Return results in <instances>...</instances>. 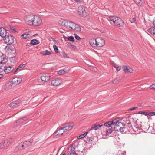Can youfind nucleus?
Wrapping results in <instances>:
<instances>
[{"label": "nucleus", "instance_id": "1", "mask_svg": "<svg viewBox=\"0 0 155 155\" xmlns=\"http://www.w3.org/2000/svg\"><path fill=\"white\" fill-rule=\"evenodd\" d=\"M110 22H112L115 26L120 27L123 25V21L120 18L114 16L110 17L108 19Z\"/></svg>", "mask_w": 155, "mask_h": 155}, {"label": "nucleus", "instance_id": "2", "mask_svg": "<svg viewBox=\"0 0 155 155\" xmlns=\"http://www.w3.org/2000/svg\"><path fill=\"white\" fill-rule=\"evenodd\" d=\"M35 15L30 14L26 15L24 18V20L26 23L30 25H32L33 20Z\"/></svg>", "mask_w": 155, "mask_h": 155}, {"label": "nucleus", "instance_id": "3", "mask_svg": "<svg viewBox=\"0 0 155 155\" xmlns=\"http://www.w3.org/2000/svg\"><path fill=\"white\" fill-rule=\"evenodd\" d=\"M78 12L79 15L82 17H85L87 13L84 7L82 5H80L78 8Z\"/></svg>", "mask_w": 155, "mask_h": 155}, {"label": "nucleus", "instance_id": "4", "mask_svg": "<svg viewBox=\"0 0 155 155\" xmlns=\"http://www.w3.org/2000/svg\"><path fill=\"white\" fill-rule=\"evenodd\" d=\"M42 24V20L41 18L35 15L34 18L32 25L38 26L41 25Z\"/></svg>", "mask_w": 155, "mask_h": 155}, {"label": "nucleus", "instance_id": "5", "mask_svg": "<svg viewBox=\"0 0 155 155\" xmlns=\"http://www.w3.org/2000/svg\"><path fill=\"white\" fill-rule=\"evenodd\" d=\"M73 24V22L68 21V20H64L62 21V25L68 29H72V25Z\"/></svg>", "mask_w": 155, "mask_h": 155}, {"label": "nucleus", "instance_id": "6", "mask_svg": "<svg viewBox=\"0 0 155 155\" xmlns=\"http://www.w3.org/2000/svg\"><path fill=\"white\" fill-rule=\"evenodd\" d=\"M14 38L12 36L7 35L6 36L5 39V42L8 44H12L14 42Z\"/></svg>", "mask_w": 155, "mask_h": 155}, {"label": "nucleus", "instance_id": "7", "mask_svg": "<svg viewBox=\"0 0 155 155\" xmlns=\"http://www.w3.org/2000/svg\"><path fill=\"white\" fill-rule=\"evenodd\" d=\"M62 81L59 78H55L53 79L51 81V84L54 86H57L62 83Z\"/></svg>", "mask_w": 155, "mask_h": 155}, {"label": "nucleus", "instance_id": "8", "mask_svg": "<svg viewBox=\"0 0 155 155\" xmlns=\"http://www.w3.org/2000/svg\"><path fill=\"white\" fill-rule=\"evenodd\" d=\"M5 68L4 70V72L6 73H10L12 72L14 70V67L13 65L6 66L5 65Z\"/></svg>", "mask_w": 155, "mask_h": 155}, {"label": "nucleus", "instance_id": "9", "mask_svg": "<svg viewBox=\"0 0 155 155\" xmlns=\"http://www.w3.org/2000/svg\"><path fill=\"white\" fill-rule=\"evenodd\" d=\"M31 144V142L29 141H26L23 143H20V146L21 149H24L30 145Z\"/></svg>", "mask_w": 155, "mask_h": 155}, {"label": "nucleus", "instance_id": "10", "mask_svg": "<svg viewBox=\"0 0 155 155\" xmlns=\"http://www.w3.org/2000/svg\"><path fill=\"white\" fill-rule=\"evenodd\" d=\"M41 79L42 81L44 82H47L50 79V76L48 74H44L41 76Z\"/></svg>", "mask_w": 155, "mask_h": 155}, {"label": "nucleus", "instance_id": "11", "mask_svg": "<svg viewBox=\"0 0 155 155\" xmlns=\"http://www.w3.org/2000/svg\"><path fill=\"white\" fill-rule=\"evenodd\" d=\"M97 38H92L89 41V43L93 47H96L98 46L97 43Z\"/></svg>", "mask_w": 155, "mask_h": 155}, {"label": "nucleus", "instance_id": "12", "mask_svg": "<svg viewBox=\"0 0 155 155\" xmlns=\"http://www.w3.org/2000/svg\"><path fill=\"white\" fill-rule=\"evenodd\" d=\"M11 142L8 140H5L3 142L0 144V148H3L9 146Z\"/></svg>", "mask_w": 155, "mask_h": 155}, {"label": "nucleus", "instance_id": "13", "mask_svg": "<svg viewBox=\"0 0 155 155\" xmlns=\"http://www.w3.org/2000/svg\"><path fill=\"white\" fill-rule=\"evenodd\" d=\"M73 24L72 25V29L71 30H74L76 31H81V28L79 25H78L73 22Z\"/></svg>", "mask_w": 155, "mask_h": 155}, {"label": "nucleus", "instance_id": "14", "mask_svg": "<svg viewBox=\"0 0 155 155\" xmlns=\"http://www.w3.org/2000/svg\"><path fill=\"white\" fill-rule=\"evenodd\" d=\"M69 155H77L75 151V147L73 145L71 146L69 149Z\"/></svg>", "mask_w": 155, "mask_h": 155}, {"label": "nucleus", "instance_id": "15", "mask_svg": "<svg viewBox=\"0 0 155 155\" xmlns=\"http://www.w3.org/2000/svg\"><path fill=\"white\" fill-rule=\"evenodd\" d=\"M115 121L116 122H115V124L114 125V127L113 128L115 131H119V128L120 127H119L120 125V124H122V123L120 122H118L117 121Z\"/></svg>", "mask_w": 155, "mask_h": 155}, {"label": "nucleus", "instance_id": "16", "mask_svg": "<svg viewBox=\"0 0 155 155\" xmlns=\"http://www.w3.org/2000/svg\"><path fill=\"white\" fill-rule=\"evenodd\" d=\"M125 73H131L133 71V69L130 67L127 66H123L122 67Z\"/></svg>", "mask_w": 155, "mask_h": 155}, {"label": "nucleus", "instance_id": "17", "mask_svg": "<svg viewBox=\"0 0 155 155\" xmlns=\"http://www.w3.org/2000/svg\"><path fill=\"white\" fill-rule=\"evenodd\" d=\"M22 81V79L21 78L15 77L14 78L12 81H11L12 83H14L16 84H19Z\"/></svg>", "mask_w": 155, "mask_h": 155}, {"label": "nucleus", "instance_id": "18", "mask_svg": "<svg viewBox=\"0 0 155 155\" xmlns=\"http://www.w3.org/2000/svg\"><path fill=\"white\" fill-rule=\"evenodd\" d=\"M28 119L27 117H24L23 118H20L16 122L15 124L16 125H19L20 124L23 123L24 121H26Z\"/></svg>", "mask_w": 155, "mask_h": 155}, {"label": "nucleus", "instance_id": "19", "mask_svg": "<svg viewBox=\"0 0 155 155\" xmlns=\"http://www.w3.org/2000/svg\"><path fill=\"white\" fill-rule=\"evenodd\" d=\"M97 43L98 47H102L105 44L104 40L101 38H97Z\"/></svg>", "mask_w": 155, "mask_h": 155}, {"label": "nucleus", "instance_id": "20", "mask_svg": "<svg viewBox=\"0 0 155 155\" xmlns=\"http://www.w3.org/2000/svg\"><path fill=\"white\" fill-rule=\"evenodd\" d=\"M6 30L3 28H0V36L3 38L6 36Z\"/></svg>", "mask_w": 155, "mask_h": 155}, {"label": "nucleus", "instance_id": "21", "mask_svg": "<svg viewBox=\"0 0 155 155\" xmlns=\"http://www.w3.org/2000/svg\"><path fill=\"white\" fill-rule=\"evenodd\" d=\"M64 132H65V131L64 130V128L63 127L58 130L55 133V136L58 135L60 136L62 135Z\"/></svg>", "mask_w": 155, "mask_h": 155}, {"label": "nucleus", "instance_id": "22", "mask_svg": "<svg viewBox=\"0 0 155 155\" xmlns=\"http://www.w3.org/2000/svg\"><path fill=\"white\" fill-rule=\"evenodd\" d=\"M73 124H69L64 127L63 128L64 130L65 131V132H67L68 131L71 130L73 127Z\"/></svg>", "mask_w": 155, "mask_h": 155}, {"label": "nucleus", "instance_id": "23", "mask_svg": "<svg viewBox=\"0 0 155 155\" xmlns=\"http://www.w3.org/2000/svg\"><path fill=\"white\" fill-rule=\"evenodd\" d=\"M19 104V101H15L11 103L10 104V106L12 108H14L18 106Z\"/></svg>", "mask_w": 155, "mask_h": 155}, {"label": "nucleus", "instance_id": "24", "mask_svg": "<svg viewBox=\"0 0 155 155\" xmlns=\"http://www.w3.org/2000/svg\"><path fill=\"white\" fill-rule=\"evenodd\" d=\"M143 1L144 0H134L136 3L140 6H142L144 5Z\"/></svg>", "mask_w": 155, "mask_h": 155}, {"label": "nucleus", "instance_id": "25", "mask_svg": "<svg viewBox=\"0 0 155 155\" xmlns=\"http://www.w3.org/2000/svg\"><path fill=\"white\" fill-rule=\"evenodd\" d=\"M114 124L115 121L113 120L112 121H110L104 123V125L107 127H111L112 125H114Z\"/></svg>", "mask_w": 155, "mask_h": 155}, {"label": "nucleus", "instance_id": "26", "mask_svg": "<svg viewBox=\"0 0 155 155\" xmlns=\"http://www.w3.org/2000/svg\"><path fill=\"white\" fill-rule=\"evenodd\" d=\"M25 66V64H20L18 68L16 69V70L14 72V74H15L18 71H20L23 69V68Z\"/></svg>", "mask_w": 155, "mask_h": 155}, {"label": "nucleus", "instance_id": "27", "mask_svg": "<svg viewBox=\"0 0 155 155\" xmlns=\"http://www.w3.org/2000/svg\"><path fill=\"white\" fill-rule=\"evenodd\" d=\"M1 62L0 63H2L5 64V63L7 62V59L6 58L5 55H3L0 57Z\"/></svg>", "mask_w": 155, "mask_h": 155}, {"label": "nucleus", "instance_id": "28", "mask_svg": "<svg viewBox=\"0 0 155 155\" xmlns=\"http://www.w3.org/2000/svg\"><path fill=\"white\" fill-rule=\"evenodd\" d=\"M102 126H103V125H95L94 127L92 126L91 128L89 130V131L90 132L93 130H97Z\"/></svg>", "mask_w": 155, "mask_h": 155}, {"label": "nucleus", "instance_id": "29", "mask_svg": "<svg viewBox=\"0 0 155 155\" xmlns=\"http://www.w3.org/2000/svg\"><path fill=\"white\" fill-rule=\"evenodd\" d=\"M153 112H147L142 111H140L137 113L138 114H143L146 115H149L150 116H153Z\"/></svg>", "mask_w": 155, "mask_h": 155}, {"label": "nucleus", "instance_id": "30", "mask_svg": "<svg viewBox=\"0 0 155 155\" xmlns=\"http://www.w3.org/2000/svg\"><path fill=\"white\" fill-rule=\"evenodd\" d=\"M14 85L13 83L11 81L7 83L6 84V86L8 89H10L13 87Z\"/></svg>", "mask_w": 155, "mask_h": 155}, {"label": "nucleus", "instance_id": "31", "mask_svg": "<svg viewBox=\"0 0 155 155\" xmlns=\"http://www.w3.org/2000/svg\"><path fill=\"white\" fill-rule=\"evenodd\" d=\"M131 127L133 129V131L134 132H136L139 130V126L138 125H135L131 126Z\"/></svg>", "mask_w": 155, "mask_h": 155}, {"label": "nucleus", "instance_id": "32", "mask_svg": "<svg viewBox=\"0 0 155 155\" xmlns=\"http://www.w3.org/2000/svg\"><path fill=\"white\" fill-rule=\"evenodd\" d=\"M152 35L155 34V28L154 27L150 28L147 30Z\"/></svg>", "mask_w": 155, "mask_h": 155}, {"label": "nucleus", "instance_id": "33", "mask_svg": "<svg viewBox=\"0 0 155 155\" xmlns=\"http://www.w3.org/2000/svg\"><path fill=\"white\" fill-rule=\"evenodd\" d=\"M30 43L33 45H35L39 44V41L36 39H34L31 40Z\"/></svg>", "mask_w": 155, "mask_h": 155}, {"label": "nucleus", "instance_id": "34", "mask_svg": "<svg viewBox=\"0 0 155 155\" xmlns=\"http://www.w3.org/2000/svg\"><path fill=\"white\" fill-rule=\"evenodd\" d=\"M21 36L23 37V38L25 39H28L30 37V35L29 34L27 33H24L21 35Z\"/></svg>", "mask_w": 155, "mask_h": 155}, {"label": "nucleus", "instance_id": "35", "mask_svg": "<svg viewBox=\"0 0 155 155\" xmlns=\"http://www.w3.org/2000/svg\"><path fill=\"white\" fill-rule=\"evenodd\" d=\"M21 147L20 146V143L19 144V145L16 146L15 148L14 151L15 152H17L19 151L20 150H23V149H21Z\"/></svg>", "mask_w": 155, "mask_h": 155}, {"label": "nucleus", "instance_id": "36", "mask_svg": "<svg viewBox=\"0 0 155 155\" xmlns=\"http://www.w3.org/2000/svg\"><path fill=\"white\" fill-rule=\"evenodd\" d=\"M5 64L0 63V72L4 71L5 68Z\"/></svg>", "mask_w": 155, "mask_h": 155}, {"label": "nucleus", "instance_id": "37", "mask_svg": "<svg viewBox=\"0 0 155 155\" xmlns=\"http://www.w3.org/2000/svg\"><path fill=\"white\" fill-rule=\"evenodd\" d=\"M41 53L43 55H49L51 54L50 51L48 50H46L44 51H42Z\"/></svg>", "mask_w": 155, "mask_h": 155}, {"label": "nucleus", "instance_id": "38", "mask_svg": "<svg viewBox=\"0 0 155 155\" xmlns=\"http://www.w3.org/2000/svg\"><path fill=\"white\" fill-rule=\"evenodd\" d=\"M113 130H112V128H110L108 129H107L106 132V135H109L111 133Z\"/></svg>", "mask_w": 155, "mask_h": 155}, {"label": "nucleus", "instance_id": "39", "mask_svg": "<svg viewBox=\"0 0 155 155\" xmlns=\"http://www.w3.org/2000/svg\"><path fill=\"white\" fill-rule=\"evenodd\" d=\"M126 153V152L125 151H124L122 152L121 150H119L117 152V155H124Z\"/></svg>", "mask_w": 155, "mask_h": 155}, {"label": "nucleus", "instance_id": "40", "mask_svg": "<svg viewBox=\"0 0 155 155\" xmlns=\"http://www.w3.org/2000/svg\"><path fill=\"white\" fill-rule=\"evenodd\" d=\"M65 73V71L64 70H61L58 71V74L60 75L64 74Z\"/></svg>", "mask_w": 155, "mask_h": 155}, {"label": "nucleus", "instance_id": "41", "mask_svg": "<svg viewBox=\"0 0 155 155\" xmlns=\"http://www.w3.org/2000/svg\"><path fill=\"white\" fill-rule=\"evenodd\" d=\"M68 39V41H74V37L72 36L69 37Z\"/></svg>", "mask_w": 155, "mask_h": 155}, {"label": "nucleus", "instance_id": "42", "mask_svg": "<svg viewBox=\"0 0 155 155\" xmlns=\"http://www.w3.org/2000/svg\"><path fill=\"white\" fill-rule=\"evenodd\" d=\"M53 48L55 52L56 53L58 52V47L55 45L53 46Z\"/></svg>", "mask_w": 155, "mask_h": 155}, {"label": "nucleus", "instance_id": "43", "mask_svg": "<svg viewBox=\"0 0 155 155\" xmlns=\"http://www.w3.org/2000/svg\"><path fill=\"white\" fill-rule=\"evenodd\" d=\"M62 54L63 55L64 57V58H69V57L68 54L66 53L64 51L62 52Z\"/></svg>", "mask_w": 155, "mask_h": 155}, {"label": "nucleus", "instance_id": "44", "mask_svg": "<svg viewBox=\"0 0 155 155\" xmlns=\"http://www.w3.org/2000/svg\"><path fill=\"white\" fill-rule=\"evenodd\" d=\"M130 22L132 23H135L137 24L136 19L135 18H133L130 20Z\"/></svg>", "mask_w": 155, "mask_h": 155}, {"label": "nucleus", "instance_id": "45", "mask_svg": "<svg viewBox=\"0 0 155 155\" xmlns=\"http://www.w3.org/2000/svg\"><path fill=\"white\" fill-rule=\"evenodd\" d=\"M74 37L75 39L77 40H79L81 39V38L76 34H74Z\"/></svg>", "mask_w": 155, "mask_h": 155}, {"label": "nucleus", "instance_id": "46", "mask_svg": "<svg viewBox=\"0 0 155 155\" xmlns=\"http://www.w3.org/2000/svg\"><path fill=\"white\" fill-rule=\"evenodd\" d=\"M125 128L124 127H120L119 129V131L121 133H123L124 131Z\"/></svg>", "mask_w": 155, "mask_h": 155}, {"label": "nucleus", "instance_id": "47", "mask_svg": "<svg viewBox=\"0 0 155 155\" xmlns=\"http://www.w3.org/2000/svg\"><path fill=\"white\" fill-rule=\"evenodd\" d=\"M150 88L151 89H155V84L151 85Z\"/></svg>", "mask_w": 155, "mask_h": 155}, {"label": "nucleus", "instance_id": "48", "mask_svg": "<svg viewBox=\"0 0 155 155\" xmlns=\"http://www.w3.org/2000/svg\"><path fill=\"white\" fill-rule=\"evenodd\" d=\"M75 2L78 4L81 3L83 1V0H74Z\"/></svg>", "mask_w": 155, "mask_h": 155}, {"label": "nucleus", "instance_id": "49", "mask_svg": "<svg viewBox=\"0 0 155 155\" xmlns=\"http://www.w3.org/2000/svg\"><path fill=\"white\" fill-rule=\"evenodd\" d=\"M68 45L69 46H70L72 48H76V47L75 46L73 45L71 43H69Z\"/></svg>", "mask_w": 155, "mask_h": 155}, {"label": "nucleus", "instance_id": "50", "mask_svg": "<svg viewBox=\"0 0 155 155\" xmlns=\"http://www.w3.org/2000/svg\"><path fill=\"white\" fill-rule=\"evenodd\" d=\"M116 68V70L117 71H120L121 70V67L120 66H119L117 67Z\"/></svg>", "mask_w": 155, "mask_h": 155}, {"label": "nucleus", "instance_id": "51", "mask_svg": "<svg viewBox=\"0 0 155 155\" xmlns=\"http://www.w3.org/2000/svg\"><path fill=\"white\" fill-rule=\"evenodd\" d=\"M84 137L83 136V135H82V134L80 135V136H79L78 137V139H81V138H83Z\"/></svg>", "mask_w": 155, "mask_h": 155}, {"label": "nucleus", "instance_id": "52", "mask_svg": "<svg viewBox=\"0 0 155 155\" xmlns=\"http://www.w3.org/2000/svg\"><path fill=\"white\" fill-rule=\"evenodd\" d=\"M15 58L14 57H12V58H11L10 59V61L11 62H14V61Z\"/></svg>", "mask_w": 155, "mask_h": 155}, {"label": "nucleus", "instance_id": "53", "mask_svg": "<svg viewBox=\"0 0 155 155\" xmlns=\"http://www.w3.org/2000/svg\"><path fill=\"white\" fill-rule=\"evenodd\" d=\"M137 107H134L133 108H130V109H129V110H133L134 109H137Z\"/></svg>", "mask_w": 155, "mask_h": 155}, {"label": "nucleus", "instance_id": "54", "mask_svg": "<svg viewBox=\"0 0 155 155\" xmlns=\"http://www.w3.org/2000/svg\"><path fill=\"white\" fill-rule=\"evenodd\" d=\"M88 133V132H86L83 134H82V135H83V136L84 137H85L87 135V134Z\"/></svg>", "mask_w": 155, "mask_h": 155}, {"label": "nucleus", "instance_id": "55", "mask_svg": "<svg viewBox=\"0 0 155 155\" xmlns=\"http://www.w3.org/2000/svg\"><path fill=\"white\" fill-rule=\"evenodd\" d=\"M112 64L114 65V66L115 68H116L117 67L116 66V64L115 63H114V62L112 63Z\"/></svg>", "mask_w": 155, "mask_h": 155}, {"label": "nucleus", "instance_id": "56", "mask_svg": "<svg viewBox=\"0 0 155 155\" xmlns=\"http://www.w3.org/2000/svg\"><path fill=\"white\" fill-rule=\"evenodd\" d=\"M127 124L128 125H129L131 123L130 122H129V121H127Z\"/></svg>", "mask_w": 155, "mask_h": 155}, {"label": "nucleus", "instance_id": "57", "mask_svg": "<svg viewBox=\"0 0 155 155\" xmlns=\"http://www.w3.org/2000/svg\"><path fill=\"white\" fill-rule=\"evenodd\" d=\"M153 24L154 26L155 27V20L153 21Z\"/></svg>", "mask_w": 155, "mask_h": 155}, {"label": "nucleus", "instance_id": "58", "mask_svg": "<svg viewBox=\"0 0 155 155\" xmlns=\"http://www.w3.org/2000/svg\"><path fill=\"white\" fill-rule=\"evenodd\" d=\"M3 77V75L2 74H0V79Z\"/></svg>", "mask_w": 155, "mask_h": 155}, {"label": "nucleus", "instance_id": "59", "mask_svg": "<svg viewBox=\"0 0 155 155\" xmlns=\"http://www.w3.org/2000/svg\"><path fill=\"white\" fill-rule=\"evenodd\" d=\"M153 112V115H155V112Z\"/></svg>", "mask_w": 155, "mask_h": 155}, {"label": "nucleus", "instance_id": "60", "mask_svg": "<svg viewBox=\"0 0 155 155\" xmlns=\"http://www.w3.org/2000/svg\"><path fill=\"white\" fill-rule=\"evenodd\" d=\"M8 47H6L5 48V50H6L7 49L8 50Z\"/></svg>", "mask_w": 155, "mask_h": 155}, {"label": "nucleus", "instance_id": "61", "mask_svg": "<svg viewBox=\"0 0 155 155\" xmlns=\"http://www.w3.org/2000/svg\"><path fill=\"white\" fill-rule=\"evenodd\" d=\"M11 30H12V31H14V29H12V28H11Z\"/></svg>", "mask_w": 155, "mask_h": 155}, {"label": "nucleus", "instance_id": "62", "mask_svg": "<svg viewBox=\"0 0 155 155\" xmlns=\"http://www.w3.org/2000/svg\"><path fill=\"white\" fill-rule=\"evenodd\" d=\"M62 155H65V153H64Z\"/></svg>", "mask_w": 155, "mask_h": 155}]
</instances>
